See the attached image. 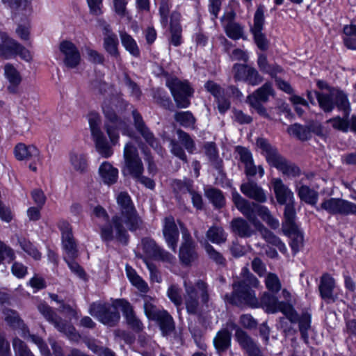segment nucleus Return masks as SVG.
<instances>
[{
  "instance_id": "nucleus-1",
  "label": "nucleus",
  "mask_w": 356,
  "mask_h": 356,
  "mask_svg": "<svg viewBox=\"0 0 356 356\" xmlns=\"http://www.w3.org/2000/svg\"><path fill=\"white\" fill-rule=\"evenodd\" d=\"M117 203L120 207V213L111 218L115 234L111 225L99 224V234L102 241L106 244L116 241L123 245H127L129 241L128 230L134 232L142 229L143 221L127 193H120L117 197Z\"/></svg>"
},
{
  "instance_id": "nucleus-2",
  "label": "nucleus",
  "mask_w": 356,
  "mask_h": 356,
  "mask_svg": "<svg viewBox=\"0 0 356 356\" xmlns=\"http://www.w3.org/2000/svg\"><path fill=\"white\" fill-rule=\"evenodd\" d=\"M184 293L177 285H171L168 289V296L177 306L181 305L184 300L186 312L190 315L197 316L202 313L201 306L209 307L211 300L209 286L207 282L198 280L195 284L184 280Z\"/></svg>"
},
{
  "instance_id": "nucleus-3",
  "label": "nucleus",
  "mask_w": 356,
  "mask_h": 356,
  "mask_svg": "<svg viewBox=\"0 0 356 356\" xmlns=\"http://www.w3.org/2000/svg\"><path fill=\"white\" fill-rule=\"evenodd\" d=\"M258 279L252 274L249 269L244 267L241 273V278L233 282V291L225 296V300L234 305H247L252 308H259V302L254 289L259 286Z\"/></svg>"
},
{
  "instance_id": "nucleus-4",
  "label": "nucleus",
  "mask_w": 356,
  "mask_h": 356,
  "mask_svg": "<svg viewBox=\"0 0 356 356\" xmlns=\"http://www.w3.org/2000/svg\"><path fill=\"white\" fill-rule=\"evenodd\" d=\"M232 201L237 209L251 222L255 228L264 226L257 218L259 216L271 228L277 229L279 222L271 215L269 209L265 207L243 197L238 192L232 194Z\"/></svg>"
},
{
  "instance_id": "nucleus-5",
  "label": "nucleus",
  "mask_w": 356,
  "mask_h": 356,
  "mask_svg": "<svg viewBox=\"0 0 356 356\" xmlns=\"http://www.w3.org/2000/svg\"><path fill=\"white\" fill-rule=\"evenodd\" d=\"M257 145L262 150V154L265 156L270 165L276 168L287 176L296 177L300 175L299 168L295 164L287 161L266 139L263 138H258L257 140Z\"/></svg>"
},
{
  "instance_id": "nucleus-6",
  "label": "nucleus",
  "mask_w": 356,
  "mask_h": 356,
  "mask_svg": "<svg viewBox=\"0 0 356 356\" xmlns=\"http://www.w3.org/2000/svg\"><path fill=\"white\" fill-rule=\"evenodd\" d=\"M121 299H115L112 303L104 301H97L89 306L88 312L99 322L109 327L115 326L120 319V314L118 310Z\"/></svg>"
},
{
  "instance_id": "nucleus-7",
  "label": "nucleus",
  "mask_w": 356,
  "mask_h": 356,
  "mask_svg": "<svg viewBox=\"0 0 356 356\" xmlns=\"http://www.w3.org/2000/svg\"><path fill=\"white\" fill-rule=\"evenodd\" d=\"M165 85L170 89L178 108L189 106L193 90L188 81H181L176 76H168Z\"/></svg>"
},
{
  "instance_id": "nucleus-8",
  "label": "nucleus",
  "mask_w": 356,
  "mask_h": 356,
  "mask_svg": "<svg viewBox=\"0 0 356 356\" xmlns=\"http://www.w3.org/2000/svg\"><path fill=\"white\" fill-rule=\"evenodd\" d=\"M124 165L122 172L124 176L130 175L133 179L143 174L144 166L136 146L131 142L127 143L123 152Z\"/></svg>"
},
{
  "instance_id": "nucleus-9",
  "label": "nucleus",
  "mask_w": 356,
  "mask_h": 356,
  "mask_svg": "<svg viewBox=\"0 0 356 356\" xmlns=\"http://www.w3.org/2000/svg\"><path fill=\"white\" fill-rule=\"evenodd\" d=\"M88 119L91 135L97 152L104 157L108 158L111 156L113 154V150L100 129L102 120L99 115L97 113L91 112L88 115Z\"/></svg>"
},
{
  "instance_id": "nucleus-10",
  "label": "nucleus",
  "mask_w": 356,
  "mask_h": 356,
  "mask_svg": "<svg viewBox=\"0 0 356 356\" xmlns=\"http://www.w3.org/2000/svg\"><path fill=\"white\" fill-rule=\"evenodd\" d=\"M284 222L282 224L283 232L285 234L291 238V247L292 250L296 253L302 245L303 235L296 223V210L291 206H287L284 212Z\"/></svg>"
},
{
  "instance_id": "nucleus-11",
  "label": "nucleus",
  "mask_w": 356,
  "mask_h": 356,
  "mask_svg": "<svg viewBox=\"0 0 356 356\" xmlns=\"http://www.w3.org/2000/svg\"><path fill=\"white\" fill-rule=\"evenodd\" d=\"M259 302V307L265 309L268 313L274 314L281 312L290 321L294 322L296 321L293 307L289 302L279 301L274 293L264 292Z\"/></svg>"
},
{
  "instance_id": "nucleus-12",
  "label": "nucleus",
  "mask_w": 356,
  "mask_h": 356,
  "mask_svg": "<svg viewBox=\"0 0 356 356\" xmlns=\"http://www.w3.org/2000/svg\"><path fill=\"white\" fill-rule=\"evenodd\" d=\"M38 309L44 317L51 323L58 331L63 333L70 339H77L79 335L74 327L58 316L49 305L40 304L38 306Z\"/></svg>"
},
{
  "instance_id": "nucleus-13",
  "label": "nucleus",
  "mask_w": 356,
  "mask_h": 356,
  "mask_svg": "<svg viewBox=\"0 0 356 356\" xmlns=\"http://www.w3.org/2000/svg\"><path fill=\"white\" fill-rule=\"evenodd\" d=\"M2 43L0 44V57L10 59L19 56L22 59L29 62L32 60L30 51L16 40L1 34Z\"/></svg>"
},
{
  "instance_id": "nucleus-14",
  "label": "nucleus",
  "mask_w": 356,
  "mask_h": 356,
  "mask_svg": "<svg viewBox=\"0 0 356 356\" xmlns=\"http://www.w3.org/2000/svg\"><path fill=\"white\" fill-rule=\"evenodd\" d=\"M288 133L302 141L308 140L312 138V134L324 137V129L321 123L311 120L305 124L295 123L288 127Z\"/></svg>"
},
{
  "instance_id": "nucleus-15",
  "label": "nucleus",
  "mask_w": 356,
  "mask_h": 356,
  "mask_svg": "<svg viewBox=\"0 0 356 356\" xmlns=\"http://www.w3.org/2000/svg\"><path fill=\"white\" fill-rule=\"evenodd\" d=\"M320 209L332 215H356V204L341 198L325 199L321 204L320 208L316 207L317 210Z\"/></svg>"
},
{
  "instance_id": "nucleus-16",
  "label": "nucleus",
  "mask_w": 356,
  "mask_h": 356,
  "mask_svg": "<svg viewBox=\"0 0 356 356\" xmlns=\"http://www.w3.org/2000/svg\"><path fill=\"white\" fill-rule=\"evenodd\" d=\"M141 246L143 252L148 257L168 264H172L175 261V257L172 254L158 245L151 238H143L141 240Z\"/></svg>"
},
{
  "instance_id": "nucleus-17",
  "label": "nucleus",
  "mask_w": 356,
  "mask_h": 356,
  "mask_svg": "<svg viewBox=\"0 0 356 356\" xmlns=\"http://www.w3.org/2000/svg\"><path fill=\"white\" fill-rule=\"evenodd\" d=\"M264 24V10L261 7L257 9L254 15V24L250 28L253 35L254 41L257 47L261 51H266L269 48L270 42L264 33H262Z\"/></svg>"
},
{
  "instance_id": "nucleus-18",
  "label": "nucleus",
  "mask_w": 356,
  "mask_h": 356,
  "mask_svg": "<svg viewBox=\"0 0 356 356\" xmlns=\"http://www.w3.org/2000/svg\"><path fill=\"white\" fill-rule=\"evenodd\" d=\"M132 116L134 125L136 131L142 136L149 145L154 149L158 150L160 148L159 140L155 138L154 134L146 125L142 115L137 111V110H133Z\"/></svg>"
},
{
  "instance_id": "nucleus-19",
  "label": "nucleus",
  "mask_w": 356,
  "mask_h": 356,
  "mask_svg": "<svg viewBox=\"0 0 356 356\" xmlns=\"http://www.w3.org/2000/svg\"><path fill=\"white\" fill-rule=\"evenodd\" d=\"M163 235L168 246L176 252L177 243L179 238V232L172 216H166L163 219Z\"/></svg>"
},
{
  "instance_id": "nucleus-20",
  "label": "nucleus",
  "mask_w": 356,
  "mask_h": 356,
  "mask_svg": "<svg viewBox=\"0 0 356 356\" xmlns=\"http://www.w3.org/2000/svg\"><path fill=\"white\" fill-rule=\"evenodd\" d=\"M182 238L183 242L179 248V256L180 261L184 264L188 265L197 257L195 243L187 231L182 233Z\"/></svg>"
},
{
  "instance_id": "nucleus-21",
  "label": "nucleus",
  "mask_w": 356,
  "mask_h": 356,
  "mask_svg": "<svg viewBox=\"0 0 356 356\" xmlns=\"http://www.w3.org/2000/svg\"><path fill=\"white\" fill-rule=\"evenodd\" d=\"M104 115L108 120L104 124V129L110 138L111 143L115 145L119 139L118 130L122 124L116 113L109 108H104Z\"/></svg>"
},
{
  "instance_id": "nucleus-22",
  "label": "nucleus",
  "mask_w": 356,
  "mask_h": 356,
  "mask_svg": "<svg viewBox=\"0 0 356 356\" xmlns=\"http://www.w3.org/2000/svg\"><path fill=\"white\" fill-rule=\"evenodd\" d=\"M241 193L248 198L253 200L256 203H264L267 201L265 191L254 181L248 179L241 184Z\"/></svg>"
},
{
  "instance_id": "nucleus-23",
  "label": "nucleus",
  "mask_w": 356,
  "mask_h": 356,
  "mask_svg": "<svg viewBox=\"0 0 356 356\" xmlns=\"http://www.w3.org/2000/svg\"><path fill=\"white\" fill-rule=\"evenodd\" d=\"M272 184L277 202L281 205L286 207L291 206L294 208V197L293 192L282 182L280 179H273Z\"/></svg>"
},
{
  "instance_id": "nucleus-24",
  "label": "nucleus",
  "mask_w": 356,
  "mask_h": 356,
  "mask_svg": "<svg viewBox=\"0 0 356 356\" xmlns=\"http://www.w3.org/2000/svg\"><path fill=\"white\" fill-rule=\"evenodd\" d=\"M235 337L248 356H264L259 346L246 332L238 328L235 332Z\"/></svg>"
},
{
  "instance_id": "nucleus-25",
  "label": "nucleus",
  "mask_w": 356,
  "mask_h": 356,
  "mask_svg": "<svg viewBox=\"0 0 356 356\" xmlns=\"http://www.w3.org/2000/svg\"><path fill=\"white\" fill-rule=\"evenodd\" d=\"M60 51L64 54V63L70 68L76 67L80 62V54L76 46L70 41H63L60 44Z\"/></svg>"
},
{
  "instance_id": "nucleus-26",
  "label": "nucleus",
  "mask_w": 356,
  "mask_h": 356,
  "mask_svg": "<svg viewBox=\"0 0 356 356\" xmlns=\"http://www.w3.org/2000/svg\"><path fill=\"white\" fill-rule=\"evenodd\" d=\"M118 302L120 303V308L129 326L136 332L142 331L143 325L140 320L135 315L133 307L131 304L126 300H120Z\"/></svg>"
},
{
  "instance_id": "nucleus-27",
  "label": "nucleus",
  "mask_w": 356,
  "mask_h": 356,
  "mask_svg": "<svg viewBox=\"0 0 356 356\" xmlns=\"http://www.w3.org/2000/svg\"><path fill=\"white\" fill-rule=\"evenodd\" d=\"M335 288V280L329 274H323L320 280L318 290L320 296L327 302H334L333 291Z\"/></svg>"
},
{
  "instance_id": "nucleus-28",
  "label": "nucleus",
  "mask_w": 356,
  "mask_h": 356,
  "mask_svg": "<svg viewBox=\"0 0 356 356\" xmlns=\"http://www.w3.org/2000/svg\"><path fill=\"white\" fill-rule=\"evenodd\" d=\"M181 15L177 12H173L170 15L169 42L175 47H179L182 43V29L179 24Z\"/></svg>"
},
{
  "instance_id": "nucleus-29",
  "label": "nucleus",
  "mask_w": 356,
  "mask_h": 356,
  "mask_svg": "<svg viewBox=\"0 0 356 356\" xmlns=\"http://www.w3.org/2000/svg\"><path fill=\"white\" fill-rule=\"evenodd\" d=\"M4 75L9 82L8 91L12 94L18 93L19 86L22 80L20 73L12 64L7 63L4 66Z\"/></svg>"
},
{
  "instance_id": "nucleus-30",
  "label": "nucleus",
  "mask_w": 356,
  "mask_h": 356,
  "mask_svg": "<svg viewBox=\"0 0 356 356\" xmlns=\"http://www.w3.org/2000/svg\"><path fill=\"white\" fill-rule=\"evenodd\" d=\"M14 152L16 159L19 161L39 160L40 151L34 145L19 143L15 146Z\"/></svg>"
},
{
  "instance_id": "nucleus-31",
  "label": "nucleus",
  "mask_w": 356,
  "mask_h": 356,
  "mask_svg": "<svg viewBox=\"0 0 356 356\" xmlns=\"http://www.w3.org/2000/svg\"><path fill=\"white\" fill-rule=\"evenodd\" d=\"M232 232L241 238H250L255 231L250 223L242 218H236L231 221Z\"/></svg>"
},
{
  "instance_id": "nucleus-32",
  "label": "nucleus",
  "mask_w": 356,
  "mask_h": 356,
  "mask_svg": "<svg viewBox=\"0 0 356 356\" xmlns=\"http://www.w3.org/2000/svg\"><path fill=\"white\" fill-rule=\"evenodd\" d=\"M332 95L334 107L336 106L339 111H342L346 117L349 116L351 108L348 95L341 90L332 88Z\"/></svg>"
},
{
  "instance_id": "nucleus-33",
  "label": "nucleus",
  "mask_w": 356,
  "mask_h": 356,
  "mask_svg": "<svg viewBox=\"0 0 356 356\" xmlns=\"http://www.w3.org/2000/svg\"><path fill=\"white\" fill-rule=\"evenodd\" d=\"M99 174L102 181L108 186L115 184L118 181V170L108 162H104L101 164Z\"/></svg>"
},
{
  "instance_id": "nucleus-34",
  "label": "nucleus",
  "mask_w": 356,
  "mask_h": 356,
  "mask_svg": "<svg viewBox=\"0 0 356 356\" xmlns=\"http://www.w3.org/2000/svg\"><path fill=\"white\" fill-rule=\"evenodd\" d=\"M204 147L206 155L208 156L211 165L218 171L220 175L225 177V174L222 168V160L218 158L215 143H207L204 145Z\"/></svg>"
},
{
  "instance_id": "nucleus-35",
  "label": "nucleus",
  "mask_w": 356,
  "mask_h": 356,
  "mask_svg": "<svg viewBox=\"0 0 356 356\" xmlns=\"http://www.w3.org/2000/svg\"><path fill=\"white\" fill-rule=\"evenodd\" d=\"M296 318V321L293 322L290 321L292 323H298L299 331L301 334V339L304 341L305 343H309V334L308 330L311 328V315L306 312L301 314L299 316L298 314L295 310Z\"/></svg>"
},
{
  "instance_id": "nucleus-36",
  "label": "nucleus",
  "mask_w": 356,
  "mask_h": 356,
  "mask_svg": "<svg viewBox=\"0 0 356 356\" xmlns=\"http://www.w3.org/2000/svg\"><path fill=\"white\" fill-rule=\"evenodd\" d=\"M171 186L176 198L179 200H181L183 195L187 193L190 194L194 188L193 181L189 179H175L172 181Z\"/></svg>"
},
{
  "instance_id": "nucleus-37",
  "label": "nucleus",
  "mask_w": 356,
  "mask_h": 356,
  "mask_svg": "<svg viewBox=\"0 0 356 356\" xmlns=\"http://www.w3.org/2000/svg\"><path fill=\"white\" fill-rule=\"evenodd\" d=\"M70 162L76 172L80 174H84L87 172L88 161L84 154L72 152L70 154Z\"/></svg>"
},
{
  "instance_id": "nucleus-38",
  "label": "nucleus",
  "mask_w": 356,
  "mask_h": 356,
  "mask_svg": "<svg viewBox=\"0 0 356 356\" xmlns=\"http://www.w3.org/2000/svg\"><path fill=\"white\" fill-rule=\"evenodd\" d=\"M261 235L262 238L268 243L277 247L282 252L286 251V248L284 243L274 233L267 229L265 226L256 228Z\"/></svg>"
},
{
  "instance_id": "nucleus-39",
  "label": "nucleus",
  "mask_w": 356,
  "mask_h": 356,
  "mask_svg": "<svg viewBox=\"0 0 356 356\" xmlns=\"http://www.w3.org/2000/svg\"><path fill=\"white\" fill-rule=\"evenodd\" d=\"M4 315V320L6 323L13 329L25 328V324L23 320L20 318L19 314L15 310L6 308L3 311Z\"/></svg>"
},
{
  "instance_id": "nucleus-40",
  "label": "nucleus",
  "mask_w": 356,
  "mask_h": 356,
  "mask_svg": "<svg viewBox=\"0 0 356 356\" xmlns=\"http://www.w3.org/2000/svg\"><path fill=\"white\" fill-rule=\"evenodd\" d=\"M298 195L302 201L312 206H315L318 200V191L306 185H302L298 188Z\"/></svg>"
},
{
  "instance_id": "nucleus-41",
  "label": "nucleus",
  "mask_w": 356,
  "mask_h": 356,
  "mask_svg": "<svg viewBox=\"0 0 356 356\" xmlns=\"http://www.w3.org/2000/svg\"><path fill=\"white\" fill-rule=\"evenodd\" d=\"M118 38L116 34L107 35L104 38V48L106 51L118 61L120 60V52L118 51Z\"/></svg>"
},
{
  "instance_id": "nucleus-42",
  "label": "nucleus",
  "mask_w": 356,
  "mask_h": 356,
  "mask_svg": "<svg viewBox=\"0 0 356 356\" xmlns=\"http://www.w3.org/2000/svg\"><path fill=\"white\" fill-rule=\"evenodd\" d=\"M216 348L219 351H225L231 343V333L226 329L220 330L213 339Z\"/></svg>"
},
{
  "instance_id": "nucleus-43",
  "label": "nucleus",
  "mask_w": 356,
  "mask_h": 356,
  "mask_svg": "<svg viewBox=\"0 0 356 356\" xmlns=\"http://www.w3.org/2000/svg\"><path fill=\"white\" fill-rule=\"evenodd\" d=\"M156 321L163 334H168L175 328L172 317L165 310H163L154 320Z\"/></svg>"
},
{
  "instance_id": "nucleus-44",
  "label": "nucleus",
  "mask_w": 356,
  "mask_h": 356,
  "mask_svg": "<svg viewBox=\"0 0 356 356\" xmlns=\"http://www.w3.org/2000/svg\"><path fill=\"white\" fill-rule=\"evenodd\" d=\"M316 98L317 99L320 108L325 113H330L334 108V104L332 95V89L329 93H322L315 92Z\"/></svg>"
},
{
  "instance_id": "nucleus-45",
  "label": "nucleus",
  "mask_w": 356,
  "mask_h": 356,
  "mask_svg": "<svg viewBox=\"0 0 356 356\" xmlns=\"http://www.w3.org/2000/svg\"><path fill=\"white\" fill-rule=\"evenodd\" d=\"M127 275L131 282L140 291L147 293L149 291V287L145 281H144L136 272V270L131 266H126Z\"/></svg>"
},
{
  "instance_id": "nucleus-46",
  "label": "nucleus",
  "mask_w": 356,
  "mask_h": 356,
  "mask_svg": "<svg viewBox=\"0 0 356 356\" xmlns=\"http://www.w3.org/2000/svg\"><path fill=\"white\" fill-rule=\"evenodd\" d=\"M206 236L211 242L221 244L226 241L227 234L221 227L212 226L207 232Z\"/></svg>"
},
{
  "instance_id": "nucleus-47",
  "label": "nucleus",
  "mask_w": 356,
  "mask_h": 356,
  "mask_svg": "<svg viewBox=\"0 0 356 356\" xmlns=\"http://www.w3.org/2000/svg\"><path fill=\"white\" fill-rule=\"evenodd\" d=\"M121 42L124 48L134 56H138L140 51L134 38L126 32H120Z\"/></svg>"
},
{
  "instance_id": "nucleus-48",
  "label": "nucleus",
  "mask_w": 356,
  "mask_h": 356,
  "mask_svg": "<svg viewBox=\"0 0 356 356\" xmlns=\"http://www.w3.org/2000/svg\"><path fill=\"white\" fill-rule=\"evenodd\" d=\"M153 98L160 106L167 110H172V101L163 90L159 88L155 90L153 93Z\"/></svg>"
},
{
  "instance_id": "nucleus-49",
  "label": "nucleus",
  "mask_w": 356,
  "mask_h": 356,
  "mask_svg": "<svg viewBox=\"0 0 356 356\" xmlns=\"http://www.w3.org/2000/svg\"><path fill=\"white\" fill-rule=\"evenodd\" d=\"M206 197L216 208H221L225 204V197L221 191L216 188H209L205 191Z\"/></svg>"
},
{
  "instance_id": "nucleus-50",
  "label": "nucleus",
  "mask_w": 356,
  "mask_h": 356,
  "mask_svg": "<svg viewBox=\"0 0 356 356\" xmlns=\"http://www.w3.org/2000/svg\"><path fill=\"white\" fill-rule=\"evenodd\" d=\"M224 29L226 35L232 40L243 38L244 28L238 23L225 24Z\"/></svg>"
},
{
  "instance_id": "nucleus-51",
  "label": "nucleus",
  "mask_w": 356,
  "mask_h": 356,
  "mask_svg": "<svg viewBox=\"0 0 356 356\" xmlns=\"http://www.w3.org/2000/svg\"><path fill=\"white\" fill-rule=\"evenodd\" d=\"M174 118L177 122L184 127H193L195 118L190 111L176 112Z\"/></svg>"
},
{
  "instance_id": "nucleus-52",
  "label": "nucleus",
  "mask_w": 356,
  "mask_h": 356,
  "mask_svg": "<svg viewBox=\"0 0 356 356\" xmlns=\"http://www.w3.org/2000/svg\"><path fill=\"white\" fill-rule=\"evenodd\" d=\"M273 94L272 84L267 82L249 96H254L259 102H266L268 100L269 96L273 95Z\"/></svg>"
},
{
  "instance_id": "nucleus-53",
  "label": "nucleus",
  "mask_w": 356,
  "mask_h": 356,
  "mask_svg": "<svg viewBox=\"0 0 356 356\" xmlns=\"http://www.w3.org/2000/svg\"><path fill=\"white\" fill-rule=\"evenodd\" d=\"M251 67V66L248 65L235 63L232 67V73L235 81L245 82Z\"/></svg>"
},
{
  "instance_id": "nucleus-54",
  "label": "nucleus",
  "mask_w": 356,
  "mask_h": 356,
  "mask_svg": "<svg viewBox=\"0 0 356 356\" xmlns=\"http://www.w3.org/2000/svg\"><path fill=\"white\" fill-rule=\"evenodd\" d=\"M266 289L272 293H278L282 289V284L278 276L273 273L267 274L265 278Z\"/></svg>"
},
{
  "instance_id": "nucleus-55",
  "label": "nucleus",
  "mask_w": 356,
  "mask_h": 356,
  "mask_svg": "<svg viewBox=\"0 0 356 356\" xmlns=\"http://www.w3.org/2000/svg\"><path fill=\"white\" fill-rule=\"evenodd\" d=\"M153 300L147 296H144V310L146 316L148 318L151 320H155L157 316L161 313L163 310L159 309L156 305L153 303Z\"/></svg>"
},
{
  "instance_id": "nucleus-56",
  "label": "nucleus",
  "mask_w": 356,
  "mask_h": 356,
  "mask_svg": "<svg viewBox=\"0 0 356 356\" xmlns=\"http://www.w3.org/2000/svg\"><path fill=\"white\" fill-rule=\"evenodd\" d=\"M349 116H346L343 113L342 118L340 116H337L332 118H330L327 121V123H330L332 127L337 130L347 132L349 129L350 125V120H348Z\"/></svg>"
},
{
  "instance_id": "nucleus-57",
  "label": "nucleus",
  "mask_w": 356,
  "mask_h": 356,
  "mask_svg": "<svg viewBox=\"0 0 356 356\" xmlns=\"http://www.w3.org/2000/svg\"><path fill=\"white\" fill-rule=\"evenodd\" d=\"M179 143H181L189 153H193L195 149L194 140L190 135L181 129L177 130Z\"/></svg>"
},
{
  "instance_id": "nucleus-58",
  "label": "nucleus",
  "mask_w": 356,
  "mask_h": 356,
  "mask_svg": "<svg viewBox=\"0 0 356 356\" xmlns=\"http://www.w3.org/2000/svg\"><path fill=\"white\" fill-rule=\"evenodd\" d=\"M13 346L15 356H34L26 343L17 337L13 339Z\"/></svg>"
},
{
  "instance_id": "nucleus-59",
  "label": "nucleus",
  "mask_w": 356,
  "mask_h": 356,
  "mask_svg": "<svg viewBox=\"0 0 356 356\" xmlns=\"http://www.w3.org/2000/svg\"><path fill=\"white\" fill-rule=\"evenodd\" d=\"M62 242L68 257L75 258L77 256V249L73 235L71 234L68 237L63 236Z\"/></svg>"
},
{
  "instance_id": "nucleus-60",
  "label": "nucleus",
  "mask_w": 356,
  "mask_h": 356,
  "mask_svg": "<svg viewBox=\"0 0 356 356\" xmlns=\"http://www.w3.org/2000/svg\"><path fill=\"white\" fill-rule=\"evenodd\" d=\"M204 248L210 259L219 265L225 264L226 260L222 254L216 250L211 244H209L208 242H205Z\"/></svg>"
},
{
  "instance_id": "nucleus-61",
  "label": "nucleus",
  "mask_w": 356,
  "mask_h": 356,
  "mask_svg": "<svg viewBox=\"0 0 356 356\" xmlns=\"http://www.w3.org/2000/svg\"><path fill=\"white\" fill-rule=\"evenodd\" d=\"M19 243L22 249L29 255L32 257L35 260L40 259V252L29 241L25 238H22L19 241Z\"/></svg>"
},
{
  "instance_id": "nucleus-62",
  "label": "nucleus",
  "mask_w": 356,
  "mask_h": 356,
  "mask_svg": "<svg viewBox=\"0 0 356 356\" xmlns=\"http://www.w3.org/2000/svg\"><path fill=\"white\" fill-rule=\"evenodd\" d=\"M170 152L172 154L182 160L184 162H188L187 156L184 152V150L178 141L175 139H171L170 141Z\"/></svg>"
},
{
  "instance_id": "nucleus-63",
  "label": "nucleus",
  "mask_w": 356,
  "mask_h": 356,
  "mask_svg": "<svg viewBox=\"0 0 356 356\" xmlns=\"http://www.w3.org/2000/svg\"><path fill=\"white\" fill-rule=\"evenodd\" d=\"M245 165V174L248 177L254 176L257 172L260 177H262L264 175V170L261 165L256 166L254 164L253 160Z\"/></svg>"
},
{
  "instance_id": "nucleus-64",
  "label": "nucleus",
  "mask_w": 356,
  "mask_h": 356,
  "mask_svg": "<svg viewBox=\"0 0 356 356\" xmlns=\"http://www.w3.org/2000/svg\"><path fill=\"white\" fill-rule=\"evenodd\" d=\"M247 102L257 111L260 115L266 118H269V115L266 112L265 107L261 104V102L257 101L254 96H248Z\"/></svg>"
}]
</instances>
